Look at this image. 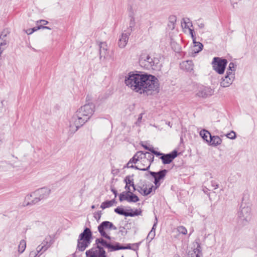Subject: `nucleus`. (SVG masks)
<instances>
[{"instance_id": "obj_3", "label": "nucleus", "mask_w": 257, "mask_h": 257, "mask_svg": "<svg viewBox=\"0 0 257 257\" xmlns=\"http://www.w3.org/2000/svg\"><path fill=\"white\" fill-rule=\"evenodd\" d=\"M154 155L153 154L143 152H138L129 162L134 163L136 168L141 170H147L150 166L151 163L153 161Z\"/></svg>"}, {"instance_id": "obj_15", "label": "nucleus", "mask_w": 257, "mask_h": 257, "mask_svg": "<svg viewBox=\"0 0 257 257\" xmlns=\"http://www.w3.org/2000/svg\"><path fill=\"white\" fill-rule=\"evenodd\" d=\"M153 60L148 55L145 56L143 57L141 60L140 63L142 66L144 67L148 68L150 66H152Z\"/></svg>"}, {"instance_id": "obj_9", "label": "nucleus", "mask_w": 257, "mask_h": 257, "mask_svg": "<svg viewBox=\"0 0 257 257\" xmlns=\"http://www.w3.org/2000/svg\"><path fill=\"white\" fill-rule=\"evenodd\" d=\"M133 191H127L121 193L119 196L120 201H127L130 202H137L139 200V197L133 193Z\"/></svg>"}, {"instance_id": "obj_19", "label": "nucleus", "mask_w": 257, "mask_h": 257, "mask_svg": "<svg viewBox=\"0 0 257 257\" xmlns=\"http://www.w3.org/2000/svg\"><path fill=\"white\" fill-rule=\"evenodd\" d=\"M193 45L192 48V51L195 53H197L200 52L202 50V48L203 47L202 43H201L199 42H196L195 41V39H193Z\"/></svg>"}, {"instance_id": "obj_29", "label": "nucleus", "mask_w": 257, "mask_h": 257, "mask_svg": "<svg viewBox=\"0 0 257 257\" xmlns=\"http://www.w3.org/2000/svg\"><path fill=\"white\" fill-rule=\"evenodd\" d=\"M235 71V66L234 64L232 63H230L229 65V68L227 72V73L228 74V72H232V74H234L233 72Z\"/></svg>"}, {"instance_id": "obj_36", "label": "nucleus", "mask_w": 257, "mask_h": 257, "mask_svg": "<svg viewBox=\"0 0 257 257\" xmlns=\"http://www.w3.org/2000/svg\"><path fill=\"white\" fill-rule=\"evenodd\" d=\"M175 257H179V256H175Z\"/></svg>"}, {"instance_id": "obj_12", "label": "nucleus", "mask_w": 257, "mask_h": 257, "mask_svg": "<svg viewBox=\"0 0 257 257\" xmlns=\"http://www.w3.org/2000/svg\"><path fill=\"white\" fill-rule=\"evenodd\" d=\"M177 155V152L174 151L170 154L162 155V157H160V159L162 160L164 164H169L172 162Z\"/></svg>"}, {"instance_id": "obj_10", "label": "nucleus", "mask_w": 257, "mask_h": 257, "mask_svg": "<svg viewBox=\"0 0 257 257\" xmlns=\"http://www.w3.org/2000/svg\"><path fill=\"white\" fill-rule=\"evenodd\" d=\"M167 170L165 169L160 171L158 172H150V174L154 178V183L155 184L156 188H158L160 186V182L164 179L167 174Z\"/></svg>"}, {"instance_id": "obj_4", "label": "nucleus", "mask_w": 257, "mask_h": 257, "mask_svg": "<svg viewBox=\"0 0 257 257\" xmlns=\"http://www.w3.org/2000/svg\"><path fill=\"white\" fill-rule=\"evenodd\" d=\"M92 232L89 228H86L79 235L77 241V248L79 250L83 251L90 243Z\"/></svg>"}, {"instance_id": "obj_33", "label": "nucleus", "mask_w": 257, "mask_h": 257, "mask_svg": "<svg viewBox=\"0 0 257 257\" xmlns=\"http://www.w3.org/2000/svg\"><path fill=\"white\" fill-rule=\"evenodd\" d=\"M190 34H191V36H192V39H195V38H194V34H193V33H194V32H193V31L192 30H191V29L190 30Z\"/></svg>"}, {"instance_id": "obj_1", "label": "nucleus", "mask_w": 257, "mask_h": 257, "mask_svg": "<svg viewBox=\"0 0 257 257\" xmlns=\"http://www.w3.org/2000/svg\"><path fill=\"white\" fill-rule=\"evenodd\" d=\"M156 79L152 75L130 73L125 83L133 90L142 94L153 90Z\"/></svg>"}, {"instance_id": "obj_27", "label": "nucleus", "mask_w": 257, "mask_h": 257, "mask_svg": "<svg viewBox=\"0 0 257 257\" xmlns=\"http://www.w3.org/2000/svg\"><path fill=\"white\" fill-rule=\"evenodd\" d=\"M178 231L180 233L182 234L185 235L187 233V230L186 228L183 226H179L178 227Z\"/></svg>"}, {"instance_id": "obj_32", "label": "nucleus", "mask_w": 257, "mask_h": 257, "mask_svg": "<svg viewBox=\"0 0 257 257\" xmlns=\"http://www.w3.org/2000/svg\"><path fill=\"white\" fill-rule=\"evenodd\" d=\"M111 191L114 193L115 197H116V196H117V191L115 189H114V188H112L111 189Z\"/></svg>"}, {"instance_id": "obj_6", "label": "nucleus", "mask_w": 257, "mask_h": 257, "mask_svg": "<svg viewBox=\"0 0 257 257\" xmlns=\"http://www.w3.org/2000/svg\"><path fill=\"white\" fill-rule=\"evenodd\" d=\"M96 244H97L96 247H99L103 248V247H106L108 248L111 249L112 250H116L121 249L128 248V247H123L119 245L118 244L115 245H111L110 243L105 241L102 238H98L96 240Z\"/></svg>"}, {"instance_id": "obj_28", "label": "nucleus", "mask_w": 257, "mask_h": 257, "mask_svg": "<svg viewBox=\"0 0 257 257\" xmlns=\"http://www.w3.org/2000/svg\"><path fill=\"white\" fill-rule=\"evenodd\" d=\"M226 136L230 139H234L236 138L235 133L233 131H231L226 135Z\"/></svg>"}, {"instance_id": "obj_25", "label": "nucleus", "mask_w": 257, "mask_h": 257, "mask_svg": "<svg viewBox=\"0 0 257 257\" xmlns=\"http://www.w3.org/2000/svg\"><path fill=\"white\" fill-rule=\"evenodd\" d=\"M201 253L200 249L197 247L194 249L192 252L190 254L189 257H200Z\"/></svg>"}, {"instance_id": "obj_14", "label": "nucleus", "mask_w": 257, "mask_h": 257, "mask_svg": "<svg viewBox=\"0 0 257 257\" xmlns=\"http://www.w3.org/2000/svg\"><path fill=\"white\" fill-rule=\"evenodd\" d=\"M234 74H232V72H228V74L220 82L221 86L223 87H228L232 84L234 78Z\"/></svg>"}, {"instance_id": "obj_2", "label": "nucleus", "mask_w": 257, "mask_h": 257, "mask_svg": "<svg viewBox=\"0 0 257 257\" xmlns=\"http://www.w3.org/2000/svg\"><path fill=\"white\" fill-rule=\"evenodd\" d=\"M94 109V106L92 103H88L82 106L77 111L76 116L73 117L71 121L70 127H75L74 130L76 131L84 123L87 117L93 113Z\"/></svg>"}, {"instance_id": "obj_22", "label": "nucleus", "mask_w": 257, "mask_h": 257, "mask_svg": "<svg viewBox=\"0 0 257 257\" xmlns=\"http://www.w3.org/2000/svg\"><path fill=\"white\" fill-rule=\"evenodd\" d=\"M177 19L175 16H171L169 18L168 26L170 29H173L175 28Z\"/></svg>"}, {"instance_id": "obj_24", "label": "nucleus", "mask_w": 257, "mask_h": 257, "mask_svg": "<svg viewBox=\"0 0 257 257\" xmlns=\"http://www.w3.org/2000/svg\"><path fill=\"white\" fill-rule=\"evenodd\" d=\"M26 242L24 240H22L20 241L18 246V250L20 252L22 253L26 249Z\"/></svg>"}, {"instance_id": "obj_11", "label": "nucleus", "mask_w": 257, "mask_h": 257, "mask_svg": "<svg viewBox=\"0 0 257 257\" xmlns=\"http://www.w3.org/2000/svg\"><path fill=\"white\" fill-rule=\"evenodd\" d=\"M153 189V185L152 183L146 182L140 185L139 191L143 195H147L152 191Z\"/></svg>"}, {"instance_id": "obj_20", "label": "nucleus", "mask_w": 257, "mask_h": 257, "mask_svg": "<svg viewBox=\"0 0 257 257\" xmlns=\"http://www.w3.org/2000/svg\"><path fill=\"white\" fill-rule=\"evenodd\" d=\"M142 212V210L140 208L127 209L126 210V216H139L141 215Z\"/></svg>"}, {"instance_id": "obj_30", "label": "nucleus", "mask_w": 257, "mask_h": 257, "mask_svg": "<svg viewBox=\"0 0 257 257\" xmlns=\"http://www.w3.org/2000/svg\"><path fill=\"white\" fill-rule=\"evenodd\" d=\"M40 28H41L40 27H38L34 28L32 30L29 29V30H26V33L28 34H31L32 33H33L34 31H36L40 29Z\"/></svg>"}, {"instance_id": "obj_31", "label": "nucleus", "mask_w": 257, "mask_h": 257, "mask_svg": "<svg viewBox=\"0 0 257 257\" xmlns=\"http://www.w3.org/2000/svg\"><path fill=\"white\" fill-rule=\"evenodd\" d=\"M151 152H152L153 154H155L156 155L158 156H160V157H162V155H164V154H163V153H160V152H158L155 151L153 150V149H152V150L151 151Z\"/></svg>"}, {"instance_id": "obj_16", "label": "nucleus", "mask_w": 257, "mask_h": 257, "mask_svg": "<svg viewBox=\"0 0 257 257\" xmlns=\"http://www.w3.org/2000/svg\"><path fill=\"white\" fill-rule=\"evenodd\" d=\"M212 94V90L209 88H203L199 90L197 95L200 97H206Z\"/></svg>"}, {"instance_id": "obj_35", "label": "nucleus", "mask_w": 257, "mask_h": 257, "mask_svg": "<svg viewBox=\"0 0 257 257\" xmlns=\"http://www.w3.org/2000/svg\"><path fill=\"white\" fill-rule=\"evenodd\" d=\"M142 146H143V147L145 149H146V150H149V151H151L152 150V149H151V148H148V147L147 146H145V145H143Z\"/></svg>"}, {"instance_id": "obj_18", "label": "nucleus", "mask_w": 257, "mask_h": 257, "mask_svg": "<svg viewBox=\"0 0 257 257\" xmlns=\"http://www.w3.org/2000/svg\"><path fill=\"white\" fill-rule=\"evenodd\" d=\"M128 39V35L127 34H122L120 38L118 41V46L120 48L124 47Z\"/></svg>"}, {"instance_id": "obj_13", "label": "nucleus", "mask_w": 257, "mask_h": 257, "mask_svg": "<svg viewBox=\"0 0 257 257\" xmlns=\"http://www.w3.org/2000/svg\"><path fill=\"white\" fill-rule=\"evenodd\" d=\"M124 181L125 183V188L127 191H134L135 187L133 176H127L125 177Z\"/></svg>"}, {"instance_id": "obj_34", "label": "nucleus", "mask_w": 257, "mask_h": 257, "mask_svg": "<svg viewBox=\"0 0 257 257\" xmlns=\"http://www.w3.org/2000/svg\"><path fill=\"white\" fill-rule=\"evenodd\" d=\"M40 23L43 24V25H46L48 23V22H47L45 20H41L40 21Z\"/></svg>"}, {"instance_id": "obj_17", "label": "nucleus", "mask_w": 257, "mask_h": 257, "mask_svg": "<svg viewBox=\"0 0 257 257\" xmlns=\"http://www.w3.org/2000/svg\"><path fill=\"white\" fill-rule=\"evenodd\" d=\"M222 143L221 139L218 136H211V139L209 140L208 144L210 146H217Z\"/></svg>"}, {"instance_id": "obj_23", "label": "nucleus", "mask_w": 257, "mask_h": 257, "mask_svg": "<svg viewBox=\"0 0 257 257\" xmlns=\"http://www.w3.org/2000/svg\"><path fill=\"white\" fill-rule=\"evenodd\" d=\"M115 203V199L111 200H107L103 202L101 205V208L102 209H105L106 208L110 207L113 206Z\"/></svg>"}, {"instance_id": "obj_8", "label": "nucleus", "mask_w": 257, "mask_h": 257, "mask_svg": "<svg viewBox=\"0 0 257 257\" xmlns=\"http://www.w3.org/2000/svg\"><path fill=\"white\" fill-rule=\"evenodd\" d=\"M86 257H106L103 248L99 247H93L86 252Z\"/></svg>"}, {"instance_id": "obj_21", "label": "nucleus", "mask_w": 257, "mask_h": 257, "mask_svg": "<svg viewBox=\"0 0 257 257\" xmlns=\"http://www.w3.org/2000/svg\"><path fill=\"white\" fill-rule=\"evenodd\" d=\"M200 135L208 144L209 142V140L211 139V135L210 133L206 130H202L200 132Z\"/></svg>"}, {"instance_id": "obj_26", "label": "nucleus", "mask_w": 257, "mask_h": 257, "mask_svg": "<svg viewBox=\"0 0 257 257\" xmlns=\"http://www.w3.org/2000/svg\"><path fill=\"white\" fill-rule=\"evenodd\" d=\"M114 211L120 215H122L126 216V210L124 209L123 208L118 207L114 209Z\"/></svg>"}, {"instance_id": "obj_7", "label": "nucleus", "mask_w": 257, "mask_h": 257, "mask_svg": "<svg viewBox=\"0 0 257 257\" xmlns=\"http://www.w3.org/2000/svg\"><path fill=\"white\" fill-rule=\"evenodd\" d=\"M112 224L108 221L103 222L99 226L98 230L100 233L101 236L103 237L110 239V238L109 236V233L111 229Z\"/></svg>"}, {"instance_id": "obj_5", "label": "nucleus", "mask_w": 257, "mask_h": 257, "mask_svg": "<svg viewBox=\"0 0 257 257\" xmlns=\"http://www.w3.org/2000/svg\"><path fill=\"white\" fill-rule=\"evenodd\" d=\"M227 61L226 59L215 57L212 62L213 69L220 74L224 73Z\"/></svg>"}]
</instances>
